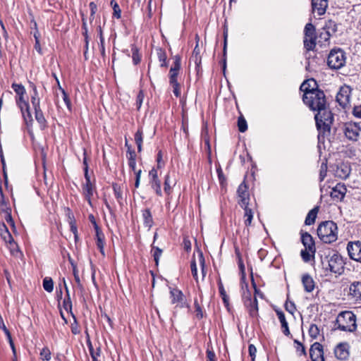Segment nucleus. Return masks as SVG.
Returning <instances> with one entry per match:
<instances>
[{
    "label": "nucleus",
    "mask_w": 361,
    "mask_h": 361,
    "mask_svg": "<svg viewBox=\"0 0 361 361\" xmlns=\"http://www.w3.org/2000/svg\"><path fill=\"white\" fill-rule=\"evenodd\" d=\"M301 241L305 248L310 251L312 255H314L316 252L314 241L309 233L305 232L301 233Z\"/></svg>",
    "instance_id": "17"
},
{
    "label": "nucleus",
    "mask_w": 361,
    "mask_h": 361,
    "mask_svg": "<svg viewBox=\"0 0 361 361\" xmlns=\"http://www.w3.org/2000/svg\"><path fill=\"white\" fill-rule=\"evenodd\" d=\"M149 183L151 188L155 191L157 195L161 197L162 191H161V180L159 178H149Z\"/></svg>",
    "instance_id": "30"
},
{
    "label": "nucleus",
    "mask_w": 361,
    "mask_h": 361,
    "mask_svg": "<svg viewBox=\"0 0 361 361\" xmlns=\"http://www.w3.org/2000/svg\"><path fill=\"white\" fill-rule=\"evenodd\" d=\"M35 117L36 121L41 125L44 126L47 122L44 114L41 109V107L35 108Z\"/></svg>",
    "instance_id": "36"
},
{
    "label": "nucleus",
    "mask_w": 361,
    "mask_h": 361,
    "mask_svg": "<svg viewBox=\"0 0 361 361\" xmlns=\"http://www.w3.org/2000/svg\"><path fill=\"white\" fill-rule=\"evenodd\" d=\"M131 51L133 62L135 65H137L141 61V56L139 54V50L135 46L133 45L131 47Z\"/></svg>",
    "instance_id": "40"
},
{
    "label": "nucleus",
    "mask_w": 361,
    "mask_h": 361,
    "mask_svg": "<svg viewBox=\"0 0 361 361\" xmlns=\"http://www.w3.org/2000/svg\"><path fill=\"white\" fill-rule=\"evenodd\" d=\"M347 250L351 259L361 263V241L349 242Z\"/></svg>",
    "instance_id": "10"
},
{
    "label": "nucleus",
    "mask_w": 361,
    "mask_h": 361,
    "mask_svg": "<svg viewBox=\"0 0 361 361\" xmlns=\"http://www.w3.org/2000/svg\"><path fill=\"white\" fill-rule=\"evenodd\" d=\"M88 348L90 354L91 355V357L92 359V361H99L97 357L100 356L101 350L100 348H97V351H95L93 348V346L90 342L88 343Z\"/></svg>",
    "instance_id": "44"
},
{
    "label": "nucleus",
    "mask_w": 361,
    "mask_h": 361,
    "mask_svg": "<svg viewBox=\"0 0 361 361\" xmlns=\"http://www.w3.org/2000/svg\"><path fill=\"white\" fill-rule=\"evenodd\" d=\"M152 252L155 264L158 266L159 258L162 255V250L158 247L152 245Z\"/></svg>",
    "instance_id": "42"
},
{
    "label": "nucleus",
    "mask_w": 361,
    "mask_h": 361,
    "mask_svg": "<svg viewBox=\"0 0 361 361\" xmlns=\"http://www.w3.org/2000/svg\"><path fill=\"white\" fill-rule=\"evenodd\" d=\"M111 5L112 6L114 10L113 16L117 19L121 18V10L120 9L118 4L114 0H111Z\"/></svg>",
    "instance_id": "46"
},
{
    "label": "nucleus",
    "mask_w": 361,
    "mask_h": 361,
    "mask_svg": "<svg viewBox=\"0 0 361 361\" xmlns=\"http://www.w3.org/2000/svg\"><path fill=\"white\" fill-rule=\"evenodd\" d=\"M245 306L248 308V312L252 317H256L258 316V302L256 297L254 298H249L245 302Z\"/></svg>",
    "instance_id": "26"
},
{
    "label": "nucleus",
    "mask_w": 361,
    "mask_h": 361,
    "mask_svg": "<svg viewBox=\"0 0 361 361\" xmlns=\"http://www.w3.org/2000/svg\"><path fill=\"white\" fill-rule=\"evenodd\" d=\"M356 315L351 311H343L336 320L337 328L343 331L354 332L357 329Z\"/></svg>",
    "instance_id": "3"
},
{
    "label": "nucleus",
    "mask_w": 361,
    "mask_h": 361,
    "mask_svg": "<svg viewBox=\"0 0 361 361\" xmlns=\"http://www.w3.org/2000/svg\"><path fill=\"white\" fill-rule=\"evenodd\" d=\"M300 90L303 92V94H306V93L313 92L314 90H319V88L316 80L313 78H310L305 80L301 84Z\"/></svg>",
    "instance_id": "20"
},
{
    "label": "nucleus",
    "mask_w": 361,
    "mask_h": 361,
    "mask_svg": "<svg viewBox=\"0 0 361 361\" xmlns=\"http://www.w3.org/2000/svg\"><path fill=\"white\" fill-rule=\"evenodd\" d=\"M164 190L166 194L169 195L171 192V186L170 185V174L167 173L164 178Z\"/></svg>",
    "instance_id": "50"
},
{
    "label": "nucleus",
    "mask_w": 361,
    "mask_h": 361,
    "mask_svg": "<svg viewBox=\"0 0 361 361\" xmlns=\"http://www.w3.org/2000/svg\"><path fill=\"white\" fill-rule=\"evenodd\" d=\"M2 212L5 213V220L8 224H9L11 226H14V221L12 219L11 216V209L9 207L6 208H4L1 209Z\"/></svg>",
    "instance_id": "45"
},
{
    "label": "nucleus",
    "mask_w": 361,
    "mask_h": 361,
    "mask_svg": "<svg viewBox=\"0 0 361 361\" xmlns=\"http://www.w3.org/2000/svg\"><path fill=\"white\" fill-rule=\"evenodd\" d=\"M11 87L13 91L16 92V96H20L21 94H26V90L25 87L22 84L18 83H13L11 85Z\"/></svg>",
    "instance_id": "39"
},
{
    "label": "nucleus",
    "mask_w": 361,
    "mask_h": 361,
    "mask_svg": "<svg viewBox=\"0 0 361 361\" xmlns=\"http://www.w3.org/2000/svg\"><path fill=\"white\" fill-rule=\"evenodd\" d=\"M142 216L143 219V224L145 227L150 229L154 224V220L152 212L149 208H146L142 210Z\"/></svg>",
    "instance_id": "29"
},
{
    "label": "nucleus",
    "mask_w": 361,
    "mask_h": 361,
    "mask_svg": "<svg viewBox=\"0 0 361 361\" xmlns=\"http://www.w3.org/2000/svg\"><path fill=\"white\" fill-rule=\"evenodd\" d=\"M89 6L90 8V21H92L94 18V15L97 11V6L94 2L92 1L90 3Z\"/></svg>",
    "instance_id": "61"
},
{
    "label": "nucleus",
    "mask_w": 361,
    "mask_h": 361,
    "mask_svg": "<svg viewBox=\"0 0 361 361\" xmlns=\"http://www.w3.org/2000/svg\"><path fill=\"white\" fill-rule=\"evenodd\" d=\"M206 354L207 361H216V355L212 349L207 348Z\"/></svg>",
    "instance_id": "64"
},
{
    "label": "nucleus",
    "mask_w": 361,
    "mask_h": 361,
    "mask_svg": "<svg viewBox=\"0 0 361 361\" xmlns=\"http://www.w3.org/2000/svg\"><path fill=\"white\" fill-rule=\"evenodd\" d=\"M63 282L64 283V286H65L66 292V296L64 298L63 302V307L66 311L71 310H72V302H71V297H70L69 290L66 286L65 279H63Z\"/></svg>",
    "instance_id": "34"
},
{
    "label": "nucleus",
    "mask_w": 361,
    "mask_h": 361,
    "mask_svg": "<svg viewBox=\"0 0 361 361\" xmlns=\"http://www.w3.org/2000/svg\"><path fill=\"white\" fill-rule=\"evenodd\" d=\"M237 195L238 197V202L240 207L249 204L250 193L248 191V185L245 180L239 185L237 190Z\"/></svg>",
    "instance_id": "9"
},
{
    "label": "nucleus",
    "mask_w": 361,
    "mask_h": 361,
    "mask_svg": "<svg viewBox=\"0 0 361 361\" xmlns=\"http://www.w3.org/2000/svg\"><path fill=\"white\" fill-rule=\"evenodd\" d=\"M309 336L312 339H317L320 335V329L317 326V325L314 324H312L310 326L309 330H308Z\"/></svg>",
    "instance_id": "38"
},
{
    "label": "nucleus",
    "mask_w": 361,
    "mask_h": 361,
    "mask_svg": "<svg viewBox=\"0 0 361 361\" xmlns=\"http://www.w3.org/2000/svg\"><path fill=\"white\" fill-rule=\"evenodd\" d=\"M181 59L179 56H176L173 66L169 71V83L170 85L178 83L177 78L180 69Z\"/></svg>",
    "instance_id": "14"
},
{
    "label": "nucleus",
    "mask_w": 361,
    "mask_h": 361,
    "mask_svg": "<svg viewBox=\"0 0 361 361\" xmlns=\"http://www.w3.org/2000/svg\"><path fill=\"white\" fill-rule=\"evenodd\" d=\"M349 295L355 302L361 303V281H354L350 285Z\"/></svg>",
    "instance_id": "16"
},
{
    "label": "nucleus",
    "mask_w": 361,
    "mask_h": 361,
    "mask_svg": "<svg viewBox=\"0 0 361 361\" xmlns=\"http://www.w3.org/2000/svg\"><path fill=\"white\" fill-rule=\"evenodd\" d=\"M43 288L49 293L52 292L54 289L53 280L49 277H45L43 280Z\"/></svg>",
    "instance_id": "41"
},
{
    "label": "nucleus",
    "mask_w": 361,
    "mask_h": 361,
    "mask_svg": "<svg viewBox=\"0 0 361 361\" xmlns=\"http://www.w3.org/2000/svg\"><path fill=\"white\" fill-rule=\"evenodd\" d=\"M26 94H21L16 97V103L20 109L22 116L27 126H32L33 119L30 112V107L28 101L25 98Z\"/></svg>",
    "instance_id": "6"
},
{
    "label": "nucleus",
    "mask_w": 361,
    "mask_h": 361,
    "mask_svg": "<svg viewBox=\"0 0 361 361\" xmlns=\"http://www.w3.org/2000/svg\"><path fill=\"white\" fill-rule=\"evenodd\" d=\"M351 90L349 86H344L340 88L336 94V102L343 108H346L350 104Z\"/></svg>",
    "instance_id": "11"
},
{
    "label": "nucleus",
    "mask_w": 361,
    "mask_h": 361,
    "mask_svg": "<svg viewBox=\"0 0 361 361\" xmlns=\"http://www.w3.org/2000/svg\"><path fill=\"white\" fill-rule=\"evenodd\" d=\"M244 211V224L245 226H250L251 225L252 219H253V212L251 208L248 207V205L241 207Z\"/></svg>",
    "instance_id": "32"
},
{
    "label": "nucleus",
    "mask_w": 361,
    "mask_h": 361,
    "mask_svg": "<svg viewBox=\"0 0 361 361\" xmlns=\"http://www.w3.org/2000/svg\"><path fill=\"white\" fill-rule=\"evenodd\" d=\"M114 196L116 198L118 204L123 205V196L121 187L117 183H114L112 185Z\"/></svg>",
    "instance_id": "37"
},
{
    "label": "nucleus",
    "mask_w": 361,
    "mask_h": 361,
    "mask_svg": "<svg viewBox=\"0 0 361 361\" xmlns=\"http://www.w3.org/2000/svg\"><path fill=\"white\" fill-rule=\"evenodd\" d=\"M300 255L305 262H309L311 260V257L314 255H312L310 251L305 248V250H301Z\"/></svg>",
    "instance_id": "54"
},
{
    "label": "nucleus",
    "mask_w": 361,
    "mask_h": 361,
    "mask_svg": "<svg viewBox=\"0 0 361 361\" xmlns=\"http://www.w3.org/2000/svg\"><path fill=\"white\" fill-rule=\"evenodd\" d=\"M318 211H319V209L317 207H316L313 208L312 209H311L308 212V214L305 218V224L306 225L310 226L314 223L315 219L317 218Z\"/></svg>",
    "instance_id": "33"
},
{
    "label": "nucleus",
    "mask_w": 361,
    "mask_h": 361,
    "mask_svg": "<svg viewBox=\"0 0 361 361\" xmlns=\"http://www.w3.org/2000/svg\"><path fill=\"white\" fill-rule=\"evenodd\" d=\"M40 359L42 360L49 361L51 358V353L47 347H44L39 353Z\"/></svg>",
    "instance_id": "43"
},
{
    "label": "nucleus",
    "mask_w": 361,
    "mask_h": 361,
    "mask_svg": "<svg viewBox=\"0 0 361 361\" xmlns=\"http://www.w3.org/2000/svg\"><path fill=\"white\" fill-rule=\"evenodd\" d=\"M238 130L241 133H244L247 129V121L243 116H240L238 119Z\"/></svg>",
    "instance_id": "48"
},
{
    "label": "nucleus",
    "mask_w": 361,
    "mask_h": 361,
    "mask_svg": "<svg viewBox=\"0 0 361 361\" xmlns=\"http://www.w3.org/2000/svg\"><path fill=\"white\" fill-rule=\"evenodd\" d=\"M327 7L328 0H312V11H316L319 16L324 15Z\"/></svg>",
    "instance_id": "19"
},
{
    "label": "nucleus",
    "mask_w": 361,
    "mask_h": 361,
    "mask_svg": "<svg viewBox=\"0 0 361 361\" xmlns=\"http://www.w3.org/2000/svg\"><path fill=\"white\" fill-rule=\"evenodd\" d=\"M59 90L61 91L62 92V94H63V99L67 106V108L71 110V100L68 97V94L66 93V92L65 91V90L63 88L61 87V85H59Z\"/></svg>",
    "instance_id": "57"
},
{
    "label": "nucleus",
    "mask_w": 361,
    "mask_h": 361,
    "mask_svg": "<svg viewBox=\"0 0 361 361\" xmlns=\"http://www.w3.org/2000/svg\"><path fill=\"white\" fill-rule=\"evenodd\" d=\"M8 248L12 255L17 256L20 253V250L17 243L13 240L11 243H8Z\"/></svg>",
    "instance_id": "52"
},
{
    "label": "nucleus",
    "mask_w": 361,
    "mask_h": 361,
    "mask_svg": "<svg viewBox=\"0 0 361 361\" xmlns=\"http://www.w3.org/2000/svg\"><path fill=\"white\" fill-rule=\"evenodd\" d=\"M345 264L341 255L337 253L334 254L326 263L322 262L324 269L338 275H341L344 272Z\"/></svg>",
    "instance_id": "4"
},
{
    "label": "nucleus",
    "mask_w": 361,
    "mask_h": 361,
    "mask_svg": "<svg viewBox=\"0 0 361 361\" xmlns=\"http://www.w3.org/2000/svg\"><path fill=\"white\" fill-rule=\"evenodd\" d=\"M144 92L142 90H140L139 92V93L137 94V99H136V106H137V108L139 109L141 106H142V102H143V99H144Z\"/></svg>",
    "instance_id": "62"
},
{
    "label": "nucleus",
    "mask_w": 361,
    "mask_h": 361,
    "mask_svg": "<svg viewBox=\"0 0 361 361\" xmlns=\"http://www.w3.org/2000/svg\"><path fill=\"white\" fill-rule=\"evenodd\" d=\"M345 54L341 49H332L327 58V64L331 69L338 70L345 63Z\"/></svg>",
    "instance_id": "5"
},
{
    "label": "nucleus",
    "mask_w": 361,
    "mask_h": 361,
    "mask_svg": "<svg viewBox=\"0 0 361 361\" xmlns=\"http://www.w3.org/2000/svg\"><path fill=\"white\" fill-rule=\"evenodd\" d=\"M198 257H199L200 264L201 269H202V277L204 278L206 276L207 269H206V265H205V259H204L202 252L200 251L199 252Z\"/></svg>",
    "instance_id": "49"
},
{
    "label": "nucleus",
    "mask_w": 361,
    "mask_h": 361,
    "mask_svg": "<svg viewBox=\"0 0 361 361\" xmlns=\"http://www.w3.org/2000/svg\"><path fill=\"white\" fill-rule=\"evenodd\" d=\"M194 305H195V313H196L197 318H198L199 319L203 318L202 309L201 306L200 305V304L198 303V301L197 299H195Z\"/></svg>",
    "instance_id": "59"
},
{
    "label": "nucleus",
    "mask_w": 361,
    "mask_h": 361,
    "mask_svg": "<svg viewBox=\"0 0 361 361\" xmlns=\"http://www.w3.org/2000/svg\"><path fill=\"white\" fill-rule=\"evenodd\" d=\"M169 293L172 304H176V307L180 308H190V305L186 302L185 296L180 290L177 288L169 287Z\"/></svg>",
    "instance_id": "8"
},
{
    "label": "nucleus",
    "mask_w": 361,
    "mask_h": 361,
    "mask_svg": "<svg viewBox=\"0 0 361 361\" xmlns=\"http://www.w3.org/2000/svg\"><path fill=\"white\" fill-rule=\"evenodd\" d=\"M350 171L351 169L350 166L342 163L337 166L335 171V175L336 177H338L341 179H346L349 176Z\"/></svg>",
    "instance_id": "23"
},
{
    "label": "nucleus",
    "mask_w": 361,
    "mask_h": 361,
    "mask_svg": "<svg viewBox=\"0 0 361 361\" xmlns=\"http://www.w3.org/2000/svg\"><path fill=\"white\" fill-rule=\"evenodd\" d=\"M327 173V164L326 163H322L320 171H319V180L320 182L323 181L326 176Z\"/></svg>",
    "instance_id": "58"
},
{
    "label": "nucleus",
    "mask_w": 361,
    "mask_h": 361,
    "mask_svg": "<svg viewBox=\"0 0 361 361\" xmlns=\"http://www.w3.org/2000/svg\"><path fill=\"white\" fill-rule=\"evenodd\" d=\"M30 87L32 90V94H31V104L33 109L40 107V98L37 86L34 82L29 81Z\"/></svg>",
    "instance_id": "27"
},
{
    "label": "nucleus",
    "mask_w": 361,
    "mask_h": 361,
    "mask_svg": "<svg viewBox=\"0 0 361 361\" xmlns=\"http://www.w3.org/2000/svg\"><path fill=\"white\" fill-rule=\"evenodd\" d=\"M302 101L312 111H317L314 116L316 126L319 130L318 137L329 133L331 126L334 121V115L326 107V99L324 92L321 90L302 95Z\"/></svg>",
    "instance_id": "1"
},
{
    "label": "nucleus",
    "mask_w": 361,
    "mask_h": 361,
    "mask_svg": "<svg viewBox=\"0 0 361 361\" xmlns=\"http://www.w3.org/2000/svg\"><path fill=\"white\" fill-rule=\"evenodd\" d=\"M304 47L307 51L314 49L317 42V35L315 27L311 23H307L304 29Z\"/></svg>",
    "instance_id": "7"
},
{
    "label": "nucleus",
    "mask_w": 361,
    "mask_h": 361,
    "mask_svg": "<svg viewBox=\"0 0 361 361\" xmlns=\"http://www.w3.org/2000/svg\"><path fill=\"white\" fill-rule=\"evenodd\" d=\"M95 240L96 245L99 252L103 256H105L104 245H105V237L101 228L95 230Z\"/></svg>",
    "instance_id": "24"
},
{
    "label": "nucleus",
    "mask_w": 361,
    "mask_h": 361,
    "mask_svg": "<svg viewBox=\"0 0 361 361\" xmlns=\"http://www.w3.org/2000/svg\"><path fill=\"white\" fill-rule=\"evenodd\" d=\"M310 356L312 361H325L322 345L318 342L314 343L310 349Z\"/></svg>",
    "instance_id": "13"
},
{
    "label": "nucleus",
    "mask_w": 361,
    "mask_h": 361,
    "mask_svg": "<svg viewBox=\"0 0 361 361\" xmlns=\"http://www.w3.org/2000/svg\"><path fill=\"white\" fill-rule=\"evenodd\" d=\"M347 192V188L343 183H337L330 192L331 197L337 202L343 200Z\"/></svg>",
    "instance_id": "15"
},
{
    "label": "nucleus",
    "mask_w": 361,
    "mask_h": 361,
    "mask_svg": "<svg viewBox=\"0 0 361 361\" xmlns=\"http://www.w3.org/2000/svg\"><path fill=\"white\" fill-rule=\"evenodd\" d=\"M275 312L279 319V322L281 325V329L283 334L285 336H289L290 335V332L288 327V324L286 321L285 314L283 312L279 309H276Z\"/></svg>",
    "instance_id": "22"
},
{
    "label": "nucleus",
    "mask_w": 361,
    "mask_h": 361,
    "mask_svg": "<svg viewBox=\"0 0 361 361\" xmlns=\"http://www.w3.org/2000/svg\"><path fill=\"white\" fill-rule=\"evenodd\" d=\"M294 343L297 345L296 351L298 355H306V350L305 346L302 345L301 342L298 340H294Z\"/></svg>",
    "instance_id": "55"
},
{
    "label": "nucleus",
    "mask_w": 361,
    "mask_h": 361,
    "mask_svg": "<svg viewBox=\"0 0 361 361\" xmlns=\"http://www.w3.org/2000/svg\"><path fill=\"white\" fill-rule=\"evenodd\" d=\"M361 128L356 123H348L345 124V135L350 140H357Z\"/></svg>",
    "instance_id": "12"
},
{
    "label": "nucleus",
    "mask_w": 361,
    "mask_h": 361,
    "mask_svg": "<svg viewBox=\"0 0 361 361\" xmlns=\"http://www.w3.org/2000/svg\"><path fill=\"white\" fill-rule=\"evenodd\" d=\"M99 35V45H100V51L101 54L103 57L105 56V48H104V37L102 34V30L101 26L98 27Z\"/></svg>",
    "instance_id": "47"
},
{
    "label": "nucleus",
    "mask_w": 361,
    "mask_h": 361,
    "mask_svg": "<svg viewBox=\"0 0 361 361\" xmlns=\"http://www.w3.org/2000/svg\"><path fill=\"white\" fill-rule=\"evenodd\" d=\"M284 307L287 312H288L292 315L294 314V312L296 310V307L293 302L287 300L284 305Z\"/></svg>",
    "instance_id": "56"
},
{
    "label": "nucleus",
    "mask_w": 361,
    "mask_h": 361,
    "mask_svg": "<svg viewBox=\"0 0 361 361\" xmlns=\"http://www.w3.org/2000/svg\"><path fill=\"white\" fill-rule=\"evenodd\" d=\"M156 52H157V58H158L159 62L161 63L160 66L165 67V68L167 67L168 63L166 61L167 56H166V51L162 48L158 47L156 49Z\"/></svg>",
    "instance_id": "31"
},
{
    "label": "nucleus",
    "mask_w": 361,
    "mask_h": 361,
    "mask_svg": "<svg viewBox=\"0 0 361 361\" xmlns=\"http://www.w3.org/2000/svg\"><path fill=\"white\" fill-rule=\"evenodd\" d=\"M190 269H191V273L196 281V282H198V276H197V264L195 257H193L191 262H190Z\"/></svg>",
    "instance_id": "51"
},
{
    "label": "nucleus",
    "mask_w": 361,
    "mask_h": 361,
    "mask_svg": "<svg viewBox=\"0 0 361 361\" xmlns=\"http://www.w3.org/2000/svg\"><path fill=\"white\" fill-rule=\"evenodd\" d=\"M302 283L304 289L307 293L313 291L315 287V283L312 277L309 274H305L302 276Z\"/></svg>",
    "instance_id": "28"
},
{
    "label": "nucleus",
    "mask_w": 361,
    "mask_h": 361,
    "mask_svg": "<svg viewBox=\"0 0 361 361\" xmlns=\"http://www.w3.org/2000/svg\"><path fill=\"white\" fill-rule=\"evenodd\" d=\"M4 227L5 228V231L1 233V238L4 239L6 243H11V241H13V238L12 237L11 234L8 231L7 227L4 224Z\"/></svg>",
    "instance_id": "53"
},
{
    "label": "nucleus",
    "mask_w": 361,
    "mask_h": 361,
    "mask_svg": "<svg viewBox=\"0 0 361 361\" xmlns=\"http://www.w3.org/2000/svg\"><path fill=\"white\" fill-rule=\"evenodd\" d=\"M135 142L137 146V151L140 152L142 147L143 133L141 128H139L135 133Z\"/></svg>",
    "instance_id": "35"
},
{
    "label": "nucleus",
    "mask_w": 361,
    "mask_h": 361,
    "mask_svg": "<svg viewBox=\"0 0 361 361\" xmlns=\"http://www.w3.org/2000/svg\"><path fill=\"white\" fill-rule=\"evenodd\" d=\"M95 190V186L91 181L85 182V183L82 185L83 195L85 196V200L87 201L89 205L91 207H92V197L94 195Z\"/></svg>",
    "instance_id": "18"
},
{
    "label": "nucleus",
    "mask_w": 361,
    "mask_h": 361,
    "mask_svg": "<svg viewBox=\"0 0 361 361\" xmlns=\"http://www.w3.org/2000/svg\"><path fill=\"white\" fill-rule=\"evenodd\" d=\"M248 351L249 355L252 358V361H255L256 353H257V348L253 344H250L248 346Z\"/></svg>",
    "instance_id": "63"
},
{
    "label": "nucleus",
    "mask_w": 361,
    "mask_h": 361,
    "mask_svg": "<svg viewBox=\"0 0 361 361\" xmlns=\"http://www.w3.org/2000/svg\"><path fill=\"white\" fill-rule=\"evenodd\" d=\"M334 354L335 356L339 360H346L349 356L347 345L344 343L338 344L334 350Z\"/></svg>",
    "instance_id": "25"
},
{
    "label": "nucleus",
    "mask_w": 361,
    "mask_h": 361,
    "mask_svg": "<svg viewBox=\"0 0 361 361\" xmlns=\"http://www.w3.org/2000/svg\"><path fill=\"white\" fill-rule=\"evenodd\" d=\"M317 231L318 237L324 243H332L338 238V227L333 221L322 222Z\"/></svg>",
    "instance_id": "2"
},
{
    "label": "nucleus",
    "mask_w": 361,
    "mask_h": 361,
    "mask_svg": "<svg viewBox=\"0 0 361 361\" xmlns=\"http://www.w3.org/2000/svg\"><path fill=\"white\" fill-rule=\"evenodd\" d=\"M8 202L5 198V196L3 193V190H2V186H1V184L0 183V208L1 209L4 208H6L8 207Z\"/></svg>",
    "instance_id": "60"
},
{
    "label": "nucleus",
    "mask_w": 361,
    "mask_h": 361,
    "mask_svg": "<svg viewBox=\"0 0 361 361\" xmlns=\"http://www.w3.org/2000/svg\"><path fill=\"white\" fill-rule=\"evenodd\" d=\"M197 43L193 49L192 56L190 57V61H193L196 66V69L197 71L200 68L201 63H202V57L200 56V49L199 47V37L196 35Z\"/></svg>",
    "instance_id": "21"
}]
</instances>
